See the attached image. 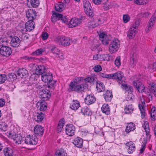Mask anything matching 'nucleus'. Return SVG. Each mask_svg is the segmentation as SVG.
<instances>
[{
	"label": "nucleus",
	"mask_w": 156,
	"mask_h": 156,
	"mask_svg": "<svg viewBox=\"0 0 156 156\" xmlns=\"http://www.w3.org/2000/svg\"><path fill=\"white\" fill-rule=\"evenodd\" d=\"M95 101L94 96L92 95H88L85 98V102L87 105L93 103Z\"/></svg>",
	"instance_id": "26"
},
{
	"label": "nucleus",
	"mask_w": 156,
	"mask_h": 156,
	"mask_svg": "<svg viewBox=\"0 0 156 156\" xmlns=\"http://www.w3.org/2000/svg\"><path fill=\"white\" fill-rule=\"evenodd\" d=\"M17 133V129L15 128L7 132L6 134L9 137L13 139L18 134Z\"/></svg>",
	"instance_id": "24"
},
{
	"label": "nucleus",
	"mask_w": 156,
	"mask_h": 156,
	"mask_svg": "<svg viewBox=\"0 0 156 156\" xmlns=\"http://www.w3.org/2000/svg\"><path fill=\"white\" fill-rule=\"evenodd\" d=\"M136 30L133 27H131L127 32V37L130 39L133 38L135 36Z\"/></svg>",
	"instance_id": "23"
},
{
	"label": "nucleus",
	"mask_w": 156,
	"mask_h": 156,
	"mask_svg": "<svg viewBox=\"0 0 156 156\" xmlns=\"http://www.w3.org/2000/svg\"><path fill=\"white\" fill-rule=\"evenodd\" d=\"M127 147V151L129 153H132L135 150V146L132 141H129L126 144Z\"/></svg>",
	"instance_id": "18"
},
{
	"label": "nucleus",
	"mask_w": 156,
	"mask_h": 156,
	"mask_svg": "<svg viewBox=\"0 0 156 156\" xmlns=\"http://www.w3.org/2000/svg\"><path fill=\"white\" fill-rule=\"evenodd\" d=\"M66 154L62 149L57 151L55 154V156H65Z\"/></svg>",
	"instance_id": "51"
},
{
	"label": "nucleus",
	"mask_w": 156,
	"mask_h": 156,
	"mask_svg": "<svg viewBox=\"0 0 156 156\" xmlns=\"http://www.w3.org/2000/svg\"><path fill=\"white\" fill-rule=\"evenodd\" d=\"M55 41L59 45L66 46L70 45L72 40L69 37L64 36H58L55 38Z\"/></svg>",
	"instance_id": "2"
},
{
	"label": "nucleus",
	"mask_w": 156,
	"mask_h": 156,
	"mask_svg": "<svg viewBox=\"0 0 156 156\" xmlns=\"http://www.w3.org/2000/svg\"><path fill=\"white\" fill-rule=\"evenodd\" d=\"M7 126L5 122H0V131H5L7 130Z\"/></svg>",
	"instance_id": "47"
},
{
	"label": "nucleus",
	"mask_w": 156,
	"mask_h": 156,
	"mask_svg": "<svg viewBox=\"0 0 156 156\" xmlns=\"http://www.w3.org/2000/svg\"><path fill=\"white\" fill-rule=\"evenodd\" d=\"M143 127L144 128V130L146 133L147 135L149 133V126L148 122L147 121L144 122Z\"/></svg>",
	"instance_id": "46"
},
{
	"label": "nucleus",
	"mask_w": 156,
	"mask_h": 156,
	"mask_svg": "<svg viewBox=\"0 0 156 156\" xmlns=\"http://www.w3.org/2000/svg\"><path fill=\"white\" fill-rule=\"evenodd\" d=\"M24 141L27 144L34 145L37 144V139L35 135H29L26 136Z\"/></svg>",
	"instance_id": "7"
},
{
	"label": "nucleus",
	"mask_w": 156,
	"mask_h": 156,
	"mask_svg": "<svg viewBox=\"0 0 156 156\" xmlns=\"http://www.w3.org/2000/svg\"><path fill=\"white\" fill-rule=\"evenodd\" d=\"M138 59V56L135 54L133 55L130 61V65L132 67L135 66Z\"/></svg>",
	"instance_id": "31"
},
{
	"label": "nucleus",
	"mask_w": 156,
	"mask_h": 156,
	"mask_svg": "<svg viewBox=\"0 0 156 156\" xmlns=\"http://www.w3.org/2000/svg\"><path fill=\"white\" fill-rule=\"evenodd\" d=\"M104 98L107 101H110L112 98V92L109 90H107L104 94Z\"/></svg>",
	"instance_id": "33"
},
{
	"label": "nucleus",
	"mask_w": 156,
	"mask_h": 156,
	"mask_svg": "<svg viewBox=\"0 0 156 156\" xmlns=\"http://www.w3.org/2000/svg\"><path fill=\"white\" fill-rule=\"evenodd\" d=\"M96 89L98 92H101L105 89L104 84L100 81H97Z\"/></svg>",
	"instance_id": "30"
},
{
	"label": "nucleus",
	"mask_w": 156,
	"mask_h": 156,
	"mask_svg": "<svg viewBox=\"0 0 156 156\" xmlns=\"http://www.w3.org/2000/svg\"><path fill=\"white\" fill-rule=\"evenodd\" d=\"M120 47V42L118 39H114L109 45V51L111 53H113L118 51Z\"/></svg>",
	"instance_id": "4"
},
{
	"label": "nucleus",
	"mask_w": 156,
	"mask_h": 156,
	"mask_svg": "<svg viewBox=\"0 0 156 156\" xmlns=\"http://www.w3.org/2000/svg\"><path fill=\"white\" fill-rule=\"evenodd\" d=\"M61 17V14L59 13H55L53 14L52 16V21L55 22L58 20H60V17Z\"/></svg>",
	"instance_id": "40"
},
{
	"label": "nucleus",
	"mask_w": 156,
	"mask_h": 156,
	"mask_svg": "<svg viewBox=\"0 0 156 156\" xmlns=\"http://www.w3.org/2000/svg\"><path fill=\"white\" fill-rule=\"evenodd\" d=\"M65 5L63 3L59 2L55 5V10L58 12H61L65 8Z\"/></svg>",
	"instance_id": "29"
},
{
	"label": "nucleus",
	"mask_w": 156,
	"mask_h": 156,
	"mask_svg": "<svg viewBox=\"0 0 156 156\" xmlns=\"http://www.w3.org/2000/svg\"><path fill=\"white\" fill-rule=\"evenodd\" d=\"M44 129L41 126L37 125L34 128V132L35 134L38 136L43 135L44 133Z\"/></svg>",
	"instance_id": "16"
},
{
	"label": "nucleus",
	"mask_w": 156,
	"mask_h": 156,
	"mask_svg": "<svg viewBox=\"0 0 156 156\" xmlns=\"http://www.w3.org/2000/svg\"><path fill=\"white\" fill-rule=\"evenodd\" d=\"M47 68L45 66L43 65L38 66L35 70V73L37 75H40L42 74L47 70Z\"/></svg>",
	"instance_id": "17"
},
{
	"label": "nucleus",
	"mask_w": 156,
	"mask_h": 156,
	"mask_svg": "<svg viewBox=\"0 0 156 156\" xmlns=\"http://www.w3.org/2000/svg\"><path fill=\"white\" fill-rule=\"evenodd\" d=\"M146 106L144 99L143 97L141 98L138 104L139 107H144Z\"/></svg>",
	"instance_id": "49"
},
{
	"label": "nucleus",
	"mask_w": 156,
	"mask_h": 156,
	"mask_svg": "<svg viewBox=\"0 0 156 156\" xmlns=\"http://www.w3.org/2000/svg\"><path fill=\"white\" fill-rule=\"evenodd\" d=\"M83 5L86 14L88 16L92 17L94 16V14L89 2L88 0H83Z\"/></svg>",
	"instance_id": "3"
},
{
	"label": "nucleus",
	"mask_w": 156,
	"mask_h": 156,
	"mask_svg": "<svg viewBox=\"0 0 156 156\" xmlns=\"http://www.w3.org/2000/svg\"><path fill=\"white\" fill-rule=\"evenodd\" d=\"M40 98L44 100H48L51 96L50 91L46 89V87L44 86L40 89L38 91Z\"/></svg>",
	"instance_id": "5"
},
{
	"label": "nucleus",
	"mask_w": 156,
	"mask_h": 156,
	"mask_svg": "<svg viewBox=\"0 0 156 156\" xmlns=\"http://www.w3.org/2000/svg\"><path fill=\"white\" fill-rule=\"evenodd\" d=\"M77 84L72 81L70 82L69 85V91H75Z\"/></svg>",
	"instance_id": "43"
},
{
	"label": "nucleus",
	"mask_w": 156,
	"mask_h": 156,
	"mask_svg": "<svg viewBox=\"0 0 156 156\" xmlns=\"http://www.w3.org/2000/svg\"><path fill=\"white\" fill-rule=\"evenodd\" d=\"M156 20V16L153 15L149 20L145 29L146 33H148L152 29Z\"/></svg>",
	"instance_id": "9"
},
{
	"label": "nucleus",
	"mask_w": 156,
	"mask_h": 156,
	"mask_svg": "<svg viewBox=\"0 0 156 156\" xmlns=\"http://www.w3.org/2000/svg\"><path fill=\"white\" fill-rule=\"evenodd\" d=\"M26 15L27 18L29 20H33L35 19L36 16V13L34 10L32 9H28L26 12Z\"/></svg>",
	"instance_id": "14"
},
{
	"label": "nucleus",
	"mask_w": 156,
	"mask_h": 156,
	"mask_svg": "<svg viewBox=\"0 0 156 156\" xmlns=\"http://www.w3.org/2000/svg\"><path fill=\"white\" fill-rule=\"evenodd\" d=\"M50 51L56 58H59L61 59H64L63 54L55 46L52 45L51 46Z\"/></svg>",
	"instance_id": "6"
},
{
	"label": "nucleus",
	"mask_w": 156,
	"mask_h": 156,
	"mask_svg": "<svg viewBox=\"0 0 156 156\" xmlns=\"http://www.w3.org/2000/svg\"><path fill=\"white\" fill-rule=\"evenodd\" d=\"M133 83V86L136 87L140 92H144L146 89L144 85L139 80L134 81Z\"/></svg>",
	"instance_id": "11"
},
{
	"label": "nucleus",
	"mask_w": 156,
	"mask_h": 156,
	"mask_svg": "<svg viewBox=\"0 0 156 156\" xmlns=\"http://www.w3.org/2000/svg\"><path fill=\"white\" fill-rule=\"evenodd\" d=\"M135 128L134 124L133 123H130L128 124L126 129V133H129L133 130Z\"/></svg>",
	"instance_id": "37"
},
{
	"label": "nucleus",
	"mask_w": 156,
	"mask_h": 156,
	"mask_svg": "<svg viewBox=\"0 0 156 156\" xmlns=\"http://www.w3.org/2000/svg\"><path fill=\"white\" fill-rule=\"evenodd\" d=\"M122 88L125 89L126 91L129 92H131L133 91V88L132 86L128 85L126 84L122 83L121 85Z\"/></svg>",
	"instance_id": "35"
},
{
	"label": "nucleus",
	"mask_w": 156,
	"mask_h": 156,
	"mask_svg": "<svg viewBox=\"0 0 156 156\" xmlns=\"http://www.w3.org/2000/svg\"><path fill=\"white\" fill-rule=\"evenodd\" d=\"M15 144H20L23 142V140L20 135L18 134L13 139Z\"/></svg>",
	"instance_id": "36"
},
{
	"label": "nucleus",
	"mask_w": 156,
	"mask_h": 156,
	"mask_svg": "<svg viewBox=\"0 0 156 156\" xmlns=\"http://www.w3.org/2000/svg\"><path fill=\"white\" fill-rule=\"evenodd\" d=\"M150 90L156 97V84L153 83H151L149 85Z\"/></svg>",
	"instance_id": "32"
},
{
	"label": "nucleus",
	"mask_w": 156,
	"mask_h": 156,
	"mask_svg": "<svg viewBox=\"0 0 156 156\" xmlns=\"http://www.w3.org/2000/svg\"><path fill=\"white\" fill-rule=\"evenodd\" d=\"M83 140L79 137H77L75 139L73 144L78 147H81L83 145Z\"/></svg>",
	"instance_id": "28"
},
{
	"label": "nucleus",
	"mask_w": 156,
	"mask_h": 156,
	"mask_svg": "<svg viewBox=\"0 0 156 156\" xmlns=\"http://www.w3.org/2000/svg\"><path fill=\"white\" fill-rule=\"evenodd\" d=\"M141 114V117L142 119H144L146 116V111L144 108H139Z\"/></svg>",
	"instance_id": "59"
},
{
	"label": "nucleus",
	"mask_w": 156,
	"mask_h": 156,
	"mask_svg": "<svg viewBox=\"0 0 156 156\" xmlns=\"http://www.w3.org/2000/svg\"><path fill=\"white\" fill-rule=\"evenodd\" d=\"M111 79H115L118 80H121L123 77V73L120 71H119L114 74H111Z\"/></svg>",
	"instance_id": "21"
},
{
	"label": "nucleus",
	"mask_w": 156,
	"mask_h": 156,
	"mask_svg": "<svg viewBox=\"0 0 156 156\" xmlns=\"http://www.w3.org/2000/svg\"><path fill=\"white\" fill-rule=\"evenodd\" d=\"M111 74H106L104 73H101L100 76L104 78H107L108 79H111L112 76Z\"/></svg>",
	"instance_id": "64"
},
{
	"label": "nucleus",
	"mask_w": 156,
	"mask_h": 156,
	"mask_svg": "<svg viewBox=\"0 0 156 156\" xmlns=\"http://www.w3.org/2000/svg\"><path fill=\"white\" fill-rule=\"evenodd\" d=\"M101 61H108L110 60V56L109 54H101Z\"/></svg>",
	"instance_id": "52"
},
{
	"label": "nucleus",
	"mask_w": 156,
	"mask_h": 156,
	"mask_svg": "<svg viewBox=\"0 0 156 156\" xmlns=\"http://www.w3.org/2000/svg\"><path fill=\"white\" fill-rule=\"evenodd\" d=\"M82 23V20L80 19L74 18H72L68 23V26L70 28L76 27L78 26Z\"/></svg>",
	"instance_id": "10"
},
{
	"label": "nucleus",
	"mask_w": 156,
	"mask_h": 156,
	"mask_svg": "<svg viewBox=\"0 0 156 156\" xmlns=\"http://www.w3.org/2000/svg\"><path fill=\"white\" fill-rule=\"evenodd\" d=\"M41 79L43 82L48 83L49 88L54 87L56 83L55 81L53 80L52 74L50 73H44L42 75Z\"/></svg>",
	"instance_id": "1"
},
{
	"label": "nucleus",
	"mask_w": 156,
	"mask_h": 156,
	"mask_svg": "<svg viewBox=\"0 0 156 156\" xmlns=\"http://www.w3.org/2000/svg\"><path fill=\"white\" fill-rule=\"evenodd\" d=\"M6 76L5 74L0 75V83H4L6 79Z\"/></svg>",
	"instance_id": "61"
},
{
	"label": "nucleus",
	"mask_w": 156,
	"mask_h": 156,
	"mask_svg": "<svg viewBox=\"0 0 156 156\" xmlns=\"http://www.w3.org/2000/svg\"><path fill=\"white\" fill-rule=\"evenodd\" d=\"M65 130L67 135L69 136H72L74 134L75 128L72 124L67 125L66 126Z\"/></svg>",
	"instance_id": "12"
},
{
	"label": "nucleus",
	"mask_w": 156,
	"mask_h": 156,
	"mask_svg": "<svg viewBox=\"0 0 156 156\" xmlns=\"http://www.w3.org/2000/svg\"><path fill=\"white\" fill-rule=\"evenodd\" d=\"M107 2L104 1V2H102L104 4L105 3V4L104 6V8L105 10H108L111 8L112 7V5L110 3H107Z\"/></svg>",
	"instance_id": "55"
},
{
	"label": "nucleus",
	"mask_w": 156,
	"mask_h": 156,
	"mask_svg": "<svg viewBox=\"0 0 156 156\" xmlns=\"http://www.w3.org/2000/svg\"><path fill=\"white\" fill-rule=\"evenodd\" d=\"M85 82H88L90 83H94L97 82V76L95 75H91L84 79Z\"/></svg>",
	"instance_id": "22"
},
{
	"label": "nucleus",
	"mask_w": 156,
	"mask_h": 156,
	"mask_svg": "<svg viewBox=\"0 0 156 156\" xmlns=\"http://www.w3.org/2000/svg\"><path fill=\"white\" fill-rule=\"evenodd\" d=\"M83 80L82 77H78L75 78L72 81L77 84H78L79 83H81Z\"/></svg>",
	"instance_id": "50"
},
{
	"label": "nucleus",
	"mask_w": 156,
	"mask_h": 156,
	"mask_svg": "<svg viewBox=\"0 0 156 156\" xmlns=\"http://www.w3.org/2000/svg\"><path fill=\"white\" fill-rule=\"evenodd\" d=\"M8 76L11 80H15L16 79L17 77L16 75L14 73L9 74L8 75Z\"/></svg>",
	"instance_id": "62"
},
{
	"label": "nucleus",
	"mask_w": 156,
	"mask_h": 156,
	"mask_svg": "<svg viewBox=\"0 0 156 156\" xmlns=\"http://www.w3.org/2000/svg\"><path fill=\"white\" fill-rule=\"evenodd\" d=\"M100 18L94 17L93 21L89 23V25L93 28L97 27L104 23Z\"/></svg>",
	"instance_id": "13"
},
{
	"label": "nucleus",
	"mask_w": 156,
	"mask_h": 156,
	"mask_svg": "<svg viewBox=\"0 0 156 156\" xmlns=\"http://www.w3.org/2000/svg\"><path fill=\"white\" fill-rule=\"evenodd\" d=\"M134 3L138 5H142L146 4L144 0H134Z\"/></svg>",
	"instance_id": "57"
},
{
	"label": "nucleus",
	"mask_w": 156,
	"mask_h": 156,
	"mask_svg": "<svg viewBox=\"0 0 156 156\" xmlns=\"http://www.w3.org/2000/svg\"><path fill=\"white\" fill-rule=\"evenodd\" d=\"M130 18L128 14H125L123 16V21L125 23H126L129 21Z\"/></svg>",
	"instance_id": "53"
},
{
	"label": "nucleus",
	"mask_w": 156,
	"mask_h": 156,
	"mask_svg": "<svg viewBox=\"0 0 156 156\" xmlns=\"http://www.w3.org/2000/svg\"><path fill=\"white\" fill-rule=\"evenodd\" d=\"M101 54H96L93 56V59L94 60L101 61Z\"/></svg>",
	"instance_id": "54"
},
{
	"label": "nucleus",
	"mask_w": 156,
	"mask_h": 156,
	"mask_svg": "<svg viewBox=\"0 0 156 156\" xmlns=\"http://www.w3.org/2000/svg\"><path fill=\"white\" fill-rule=\"evenodd\" d=\"M5 156H12L13 152L12 150L8 147H5L3 150Z\"/></svg>",
	"instance_id": "34"
},
{
	"label": "nucleus",
	"mask_w": 156,
	"mask_h": 156,
	"mask_svg": "<svg viewBox=\"0 0 156 156\" xmlns=\"http://www.w3.org/2000/svg\"><path fill=\"white\" fill-rule=\"evenodd\" d=\"M93 2L95 5H98L104 2H108L109 0H92Z\"/></svg>",
	"instance_id": "60"
},
{
	"label": "nucleus",
	"mask_w": 156,
	"mask_h": 156,
	"mask_svg": "<svg viewBox=\"0 0 156 156\" xmlns=\"http://www.w3.org/2000/svg\"><path fill=\"white\" fill-rule=\"evenodd\" d=\"M64 124L65 122L63 119L59 121L57 127V130L58 132H60L62 130Z\"/></svg>",
	"instance_id": "38"
},
{
	"label": "nucleus",
	"mask_w": 156,
	"mask_h": 156,
	"mask_svg": "<svg viewBox=\"0 0 156 156\" xmlns=\"http://www.w3.org/2000/svg\"><path fill=\"white\" fill-rule=\"evenodd\" d=\"M81 111L84 114L88 115L90 114V112L87 108H82Z\"/></svg>",
	"instance_id": "56"
},
{
	"label": "nucleus",
	"mask_w": 156,
	"mask_h": 156,
	"mask_svg": "<svg viewBox=\"0 0 156 156\" xmlns=\"http://www.w3.org/2000/svg\"><path fill=\"white\" fill-rule=\"evenodd\" d=\"M87 86V85L86 84L80 85L77 84L75 91H78L83 90L84 89V87H86Z\"/></svg>",
	"instance_id": "45"
},
{
	"label": "nucleus",
	"mask_w": 156,
	"mask_h": 156,
	"mask_svg": "<svg viewBox=\"0 0 156 156\" xmlns=\"http://www.w3.org/2000/svg\"><path fill=\"white\" fill-rule=\"evenodd\" d=\"M44 51V49L40 48L37 49L35 51L32 52V55L34 56L39 55H41Z\"/></svg>",
	"instance_id": "41"
},
{
	"label": "nucleus",
	"mask_w": 156,
	"mask_h": 156,
	"mask_svg": "<svg viewBox=\"0 0 156 156\" xmlns=\"http://www.w3.org/2000/svg\"><path fill=\"white\" fill-rule=\"evenodd\" d=\"M28 75L27 70L25 69H20L18 70L17 73V75L20 78H23Z\"/></svg>",
	"instance_id": "25"
},
{
	"label": "nucleus",
	"mask_w": 156,
	"mask_h": 156,
	"mask_svg": "<svg viewBox=\"0 0 156 156\" xmlns=\"http://www.w3.org/2000/svg\"><path fill=\"white\" fill-rule=\"evenodd\" d=\"M44 101V100L43 101L41 100L38 101L37 103V106L38 107H47V104Z\"/></svg>",
	"instance_id": "44"
},
{
	"label": "nucleus",
	"mask_w": 156,
	"mask_h": 156,
	"mask_svg": "<svg viewBox=\"0 0 156 156\" xmlns=\"http://www.w3.org/2000/svg\"><path fill=\"white\" fill-rule=\"evenodd\" d=\"M35 27L34 23L33 20H29L25 24V28L28 31H30Z\"/></svg>",
	"instance_id": "20"
},
{
	"label": "nucleus",
	"mask_w": 156,
	"mask_h": 156,
	"mask_svg": "<svg viewBox=\"0 0 156 156\" xmlns=\"http://www.w3.org/2000/svg\"><path fill=\"white\" fill-rule=\"evenodd\" d=\"M12 52L10 48L6 46L3 45L0 48V54L2 56L8 57Z\"/></svg>",
	"instance_id": "8"
},
{
	"label": "nucleus",
	"mask_w": 156,
	"mask_h": 156,
	"mask_svg": "<svg viewBox=\"0 0 156 156\" xmlns=\"http://www.w3.org/2000/svg\"><path fill=\"white\" fill-rule=\"evenodd\" d=\"M115 65L117 66H120L121 65L120 58L119 57L116 58L115 60Z\"/></svg>",
	"instance_id": "63"
},
{
	"label": "nucleus",
	"mask_w": 156,
	"mask_h": 156,
	"mask_svg": "<svg viewBox=\"0 0 156 156\" xmlns=\"http://www.w3.org/2000/svg\"><path fill=\"white\" fill-rule=\"evenodd\" d=\"M151 120L153 121L156 120V109L152 108L151 111Z\"/></svg>",
	"instance_id": "42"
},
{
	"label": "nucleus",
	"mask_w": 156,
	"mask_h": 156,
	"mask_svg": "<svg viewBox=\"0 0 156 156\" xmlns=\"http://www.w3.org/2000/svg\"><path fill=\"white\" fill-rule=\"evenodd\" d=\"M81 107L80 103L77 100H73L70 103V107Z\"/></svg>",
	"instance_id": "39"
},
{
	"label": "nucleus",
	"mask_w": 156,
	"mask_h": 156,
	"mask_svg": "<svg viewBox=\"0 0 156 156\" xmlns=\"http://www.w3.org/2000/svg\"><path fill=\"white\" fill-rule=\"evenodd\" d=\"M44 115L41 112H37L34 115V119L37 122H41L44 118Z\"/></svg>",
	"instance_id": "27"
},
{
	"label": "nucleus",
	"mask_w": 156,
	"mask_h": 156,
	"mask_svg": "<svg viewBox=\"0 0 156 156\" xmlns=\"http://www.w3.org/2000/svg\"><path fill=\"white\" fill-rule=\"evenodd\" d=\"M20 42V41L19 38L15 36L12 38L10 44L12 47H17L19 46Z\"/></svg>",
	"instance_id": "19"
},
{
	"label": "nucleus",
	"mask_w": 156,
	"mask_h": 156,
	"mask_svg": "<svg viewBox=\"0 0 156 156\" xmlns=\"http://www.w3.org/2000/svg\"><path fill=\"white\" fill-rule=\"evenodd\" d=\"M99 38L102 43L105 45L108 44L109 39L108 36L104 33H102L99 34Z\"/></svg>",
	"instance_id": "15"
},
{
	"label": "nucleus",
	"mask_w": 156,
	"mask_h": 156,
	"mask_svg": "<svg viewBox=\"0 0 156 156\" xmlns=\"http://www.w3.org/2000/svg\"><path fill=\"white\" fill-rule=\"evenodd\" d=\"M30 3L31 6L33 7H36L39 5V0H31Z\"/></svg>",
	"instance_id": "48"
},
{
	"label": "nucleus",
	"mask_w": 156,
	"mask_h": 156,
	"mask_svg": "<svg viewBox=\"0 0 156 156\" xmlns=\"http://www.w3.org/2000/svg\"><path fill=\"white\" fill-rule=\"evenodd\" d=\"M102 69L101 66L99 65L95 66L93 68L94 70L96 72L101 71L102 70Z\"/></svg>",
	"instance_id": "58"
}]
</instances>
